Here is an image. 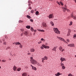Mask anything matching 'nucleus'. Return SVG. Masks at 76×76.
<instances>
[{
  "label": "nucleus",
  "mask_w": 76,
  "mask_h": 76,
  "mask_svg": "<svg viewBox=\"0 0 76 76\" xmlns=\"http://www.w3.org/2000/svg\"><path fill=\"white\" fill-rule=\"evenodd\" d=\"M53 30H54V31L55 32V33H56V34H60V31H58V28H54Z\"/></svg>",
  "instance_id": "obj_1"
},
{
  "label": "nucleus",
  "mask_w": 76,
  "mask_h": 76,
  "mask_svg": "<svg viewBox=\"0 0 76 76\" xmlns=\"http://www.w3.org/2000/svg\"><path fill=\"white\" fill-rule=\"evenodd\" d=\"M57 38H58V39H60V40L61 41H64L65 42H66V44H68V43L64 39L61 37H59L58 36H57Z\"/></svg>",
  "instance_id": "obj_2"
},
{
  "label": "nucleus",
  "mask_w": 76,
  "mask_h": 76,
  "mask_svg": "<svg viewBox=\"0 0 76 76\" xmlns=\"http://www.w3.org/2000/svg\"><path fill=\"white\" fill-rule=\"evenodd\" d=\"M44 47L45 48H49L50 47L48 46H47L44 45H42V46L41 47V49H44Z\"/></svg>",
  "instance_id": "obj_3"
},
{
  "label": "nucleus",
  "mask_w": 76,
  "mask_h": 76,
  "mask_svg": "<svg viewBox=\"0 0 76 76\" xmlns=\"http://www.w3.org/2000/svg\"><path fill=\"white\" fill-rule=\"evenodd\" d=\"M31 63L33 64H36L37 63V62L34 59L31 60Z\"/></svg>",
  "instance_id": "obj_4"
},
{
  "label": "nucleus",
  "mask_w": 76,
  "mask_h": 76,
  "mask_svg": "<svg viewBox=\"0 0 76 76\" xmlns=\"http://www.w3.org/2000/svg\"><path fill=\"white\" fill-rule=\"evenodd\" d=\"M59 49L61 52H63L64 51V49L61 46H60L59 48Z\"/></svg>",
  "instance_id": "obj_5"
},
{
  "label": "nucleus",
  "mask_w": 76,
  "mask_h": 76,
  "mask_svg": "<svg viewBox=\"0 0 76 76\" xmlns=\"http://www.w3.org/2000/svg\"><path fill=\"white\" fill-rule=\"evenodd\" d=\"M48 59V58L47 57L45 56L44 58H42V63H44V60H47Z\"/></svg>",
  "instance_id": "obj_6"
},
{
  "label": "nucleus",
  "mask_w": 76,
  "mask_h": 76,
  "mask_svg": "<svg viewBox=\"0 0 76 76\" xmlns=\"http://www.w3.org/2000/svg\"><path fill=\"white\" fill-rule=\"evenodd\" d=\"M68 47H75L74 44H68Z\"/></svg>",
  "instance_id": "obj_7"
},
{
  "label": "nucleus",
  "mask_w": 76,
  "mask_h": 76,
  "mask_svg": "<svg viewBox=\"0 0 76 76\" xmlns=\"http://www.w3.org/2000/svg\"><path fill=\"white\" fill-rule=\"evenodd\" d=\"M62 9H63V10L64 12H66V10H67V8H65V7H62Z\"/></svg>",
  "instance_id": "obj_8"
},
{
  "label": "nucleus",
  "mask_w": 76,
  "mask_h": 76,
  "mask_svg": "<svg viewBox=\"0 0 76 76\" xmlns=\"http://www.w3.org/2000/svg\"><path fill=\"white\" fill-rule=\"evenodd\" d=\"M60 60L62 61H66V59L64 58L61 57V58Z\"/></svg>",
  "instance_id": "obj_9"
},
{
  "label": "nucleus",
  "mask_w": 76,
  "mask_h": 76,
  "mask_svg": "<svg viewBox=\"0 0 76 76\" xmlns=\"http://www.w3.org/2000/svg\"><path fill=\"white\" fill-rule=\"evenodd\" d=\"M42 26L43 27H47V24L46 23H43L42 24Z\"/></svg>",
  "instance_id": "obj_10"
},
{
  "label": "nucleus",
  "mask_w": 76,
  "mask_h": 76,
  "mask_svg": "<svg viewBox=\"0 0 76 76\" xmlns=\"http://www.w3.org/2000/svg\"><path fill=\"white\" fill-rule=\"evenodd\" d=\"M28 34H29V32H28V31H24V35H28Z\"/></svg>",
  "instance_id": "obj_11"
},
{
  "label": "nucleus",
  "mask_w": 76,
  "mask_h": 76,
  "mask_svg": "<svg viewBox=\"0 0 76 76\" xmlns=\"http://www.w3.org/2000/svg\"><path fill=\"white\" fill-rule=\"evenodd\" d=\"M30 50L31 52H34L35 51V49L33 48H31L30 49Z\"/></svg>",
  "instance_id": "obj_12"
},
{
  "label": "nucleus",
  "mask_w": 76,
  "mask_h": 76,
  "mask_svg": "<svg viewBox=\"0 0 76 76\" xmlns=\"http://www.w3.org/2000/svg\"><path fill=\"white\" fill-rule=\"evenodd\" d=\"M15 44V45H20V43H19V42H15V43H13V44Z\"/></svg>",
  "instance_id": "obj_13"
},
{
  "label": "nucleus",
  "mask_w": 76,
  "mask_h": 76,
  "mask_svg": "<svg viewBox=\"0 0 76 76\" xmlns=\"http://www.w3.org/2000/svg\"><path fill=\"white\" fill-rule=\"evenodd\" d=\"M57 47H54L52 49V51H56V48Z\"/></svg>",
  "instance_id": "obj_14"
},
{
  "label": "nucleus",
  "mask_w": 76,
  "mask_h": 76,
  "mask_svg": "<svg viewBox=\"0 0 76 76\" xmlns=\"http://www.w3.org/2000/svg\"><path fill=\"white\" fill-rule=\"evenodd\" d=\"M53 15L52 14H50L49 16V18L50 19H51V18H53Z\"/></svg>",
  "instance_id": "obj_15"
},
{
  "label": "nucleus",
  "mask_w": 76,
  "mask_h": 76,
  "mask_svg": "<svg viewBox=\"0 0 76 76\" xmlns=\"http://www.w3.org/2000/svg\"><path fill=\"white\" fill-rule=\"evenodd\" d=\"M37 30L38 31H39V32H45L44 30H41V29H37Z\"/></svg>",
  "instance_id": "obj_16"
},
{
  "label": "nucleus",
  "mask_w": 76,
  "mask_h": 76,
  "mask_svg": "<svg viewBox=\"0 0 76 76\" xmlns=\"http://www.w3.org/2000/svg\"><path fill=\"white\" fill-rule=\"evenodd\" d=\"M32 69L34 70H37V68L34 66H32Z\"/></svg>",
  "instance_id": "obj_17"
},
{
  "label": "nucleus",
  "mask_w": 76,
  "mask_h": 76,
  "mask_svg": "<svg viewBox=\"0 0 76 76\" xmlns=\"http://www.w3.org/2000/svg\"><path fill=\"white\" fill-rule=\"evenodd\" d=\"M22 76H27V74L25 73H23L22 74Z\"/></svg>",
  "instance_id": "obj_18"
},
{
  "label": "nucleus",
  "mask_w": 76,
  "mask_h": 76,
  "mask_svg": "<svg viewBox=\"0 0 76 76\" xmlns=\"http://www.w3.org/2000/svg\"><path fill=\"white\" fill-rule=\"evenodd\" d=\"M13 69L14 70V71H15V70H16L17 69V67L16 66H14L13 67Z\"/></svg>",
  "instance_id": "obj_19"
},
{
  "label": "nucleus",
  "mask_w": 76,
  "mask_h": 76,
  "mask_svg": "<svg viewBox=\"0 0 76 76\" xmlns=\"http://www.w3.org/2000/svg\"><path fill=\"white\" fill-rule=\"evenodd\" d=\"M26 28L27 29H30L31 28V26H26Z\"/></svg>",
  "instance_id": "obj_20"
},
{
  "label": "nucleus",
  "mask_w": 76,
  "mask_h": 76,
  "mask_svg": "<svg viewBox=\"0 0 76 76\" xmlns=\"http://www.w3.org/2000/svg\"><path fill=\"white\" fill-rule=\"evenodd\" d=\"M55 76H59V75H60V72H58L57 74H55Z\"/></svg>",
  "instance_id": "obj_21"
},
{
  "label": "nucleus",
  "mask_w": 76,
  "mask_h": 76,
  "mask_svg": "<svg viewBox=\"0 0 76 76\" xmlns=\"http://www.w3.org/2000/svg\"><path fill=\"white\" fill-rule=\"evenodd\" d=\"M50 24H51L52 26H54V23L53 22V21H51L50 22Z\"/></svg>",
  "instance_id": "obj_22"
},
{
  "label": "nucleus",
  "mask_w": 76,
  "mask_h": 76,
  "mask_svg": "<svg viewBox=\"0 0 76 76\" xmlns=\"http://www.w3.org/2000/svg\"><path fill=\"white\" fill-rule=\"evenodd\" d=\"M27 17L28 18V19H31V16L29 15H27Z\"/></svg>",
  "instance_id": "obj_23"
},
{
  "label": "nucleus",
  "mask_w": 76,
  "mask_h": 76,
  "mask_svg": "<svg viewBox=\"0 0 76 76\" xmlns=\"http://www.w3.org/2000/svg\"><path fill=\"white\" fill-rule=\"evenodd\" d=\"M23 20H20L19 21V23H23Z\"/></svg>",
  "instance_id": "obj_24"
},
{
  "label": "nucleus",
  "mask_w": 76,
  "mask_h": 76,
  "mask_svg": "<svg viewBox=\"0 0 76 76\" xmlns=\"http://www.w3.org/2000/svg\"><path fill=\"white\" fill-rule=\"evenodd\" d=\"M35 14L36 15H38V14H39V12L38 11H36V12Z\"/></svg>",
  "instance_id": "obj_25"
},
{
  "label": "nucleus",
  "mask_w": 76,
  "mask_h": 76,
  "mask_svg": "<svg viewBox=\"0 0 76 76\" xmlns=\"http://www.w3.org/2000/svg\"><path fill=\"white\" fill-rule=\"evenodd\" d=\"M31 31H32V32H33V31H34V28H33V27H31Z\"/></svg>",
  "instance_id": "obj_26"
},
{
  "label": "nucleus",
  "mask_w": 76,
  "mask_h": 76,
  "mask_svg": "<svg viewBox=\"0 0 76 76\" xmlns=\"http://www.w3.org/2000/svg\"><path fill=\"white\" fill-rule=\"evenodd\" d=\"M25 31V29L23 28H21L20 29V31H21V32H23Z\"/></svg>",
  "instance_id": "obj_27"
},
{
  "label": "nucleus",
  "mask_w": 76,
  "mask_h": 76,
  "mask_svg": "<svg viewBox=\"0 0 76 76\" xmlns=\"http://www.w3.org/2000/svg\"><path fill=\"white\" fill-rule=\"evenodd\" d=\"M73 18L75 20H76V16L75 15V16H73Z\"/></svg>",
  "instance_id": "obj_28"
},
{
  "label": "nucleus",
  "mask_w": 76,
  "mask_h": 76,
  "mask_svg": "<svg viewBox=\"0 0 76 76\" xmlns=\"http://www.w3.org/2000/svg\"><path fill=\"white\" fill-rule=\"evenodd\" d=\"M20 70H21V68H18L17 70V71H20Z\"/></svg>",
  "instance_id": "obj_29"
},
{
  "label": "nucleus",
  "mask_w": 76,
  "mask_h": 76,
  "mask_svg": "<svg viewBox=\"0 0 76 76\" xmlns=\"http://www.w3.org/2000/svg\"><path fill=\"white\" fill-rule=\"evenodd\" d=\"M62 69L63 70L64 69H65V68H66V67H65V66H63L62 67Z\"/></svg>",
  "instance_id": "obj_30"
},
{
  "label": "nucleus",
  "mask_w": 76,
  "mask_h": 76,
  "mask_svg": "<svg viewBox=\"0 0 76 76\" xmlns=\"http://www.w3.org/2000/svg\"><path fill=\"white\" fill-rule=\"evenodd\" d=\"M68 32L69 33H70V32H71V30H70V29H68Z\"/></svg>",
  "instance_id": "obj_31"
},
{
  "label": "nucleus",
  "mask_w": 76,
  "mask_h": 76,
  "mask_svg": "<svg viewBox=\"0 0 76 76\" xmlns=\"http://www.w3.org/2000/svg\"><path fill=\"white\" fill-rule=\"evenodd\" d=\"M68 76H73V75L72 74H68Z\"/></svg>",
  "instance_id": "obj_32"
},
{
  "label": "nucleus",
  "mask_w": 76,
  "mask_h": 76,
  "mask_svg": "<svg viewBox=\"0 0 76 76\" xmlns=\"http://www.w3.org/2000/svg\"><path fill=\"white\" fill-rule=\"evenodd\" d=\"M70 33H69V32H68V34H67V36L68 37L70 35Z\"/></svg>",
  "instance_id": "obj_33"
},
{
  "label": "nucleus",
  "mask_w": 76,
  "mask_h": 76,
  "mask_svg": "<svg viewBox=\"0 0 76 76\" xmlns=\"http://www.w3.org/2000/svg\"><path fill=\"white\" fill-rule=\"evenodd\" d=\"M59 3H60L61 4V5H62V6H63V2H62L61 1H60L59 2Z\"/></svg>",
  "instance_id": "obj_34"
},
{
  "label": "nucleus",
  "mask_w": 76,
  "mask_h": 76,
  "mask_svg": "<svg viewBox=\"0 0 76 76\" xmlns=\"http://www.w3.org/2000/svg\"><path fill=\"white\" fill-rule=\"evenodd\" d=\"M72 23L73 22H72V21H71V22H70V24H69V25H70V26L72 25Z\"/></svg>",
  "instance_id": "obj_35"
},
{
  "label": "nucleus",
  "mask_w": 76,
  "mask_h": 76,
  "mask_svg": "<svg viewBox=\"0 0 76 76\" xmlns=\"http://www.w3.org/2000/svg\"><path fill=\"white\" fill-rule=\"evenodd\" d=\"M34 10H31V13H34Z\"/></svg>",
  "instance_id": "obj_36"
},
{
  "label": "nucleus",
  "mask_w": 76,
  "mask_h": 76,
  "mask_svg": "<svg viewBox=\"0 0 76 76\" xmlns=\"http://www.w3.org/2000/svg\"><path fill=\"white\" fill-rule=\"evenodd\" d=\"M19 45L20 48H22V45L20 44Z\"/></svg>",
  "instance_id": "obj_37"
},
{
  "label": "nucleus",
  "mask_w": 76,
  "mask_h": 76,
  "mask_svg": "<svg viewBox=\"0 0 76 76\" xmlns=\"http://www.w3.org/2000/svg\"><path fill=\"white\" fill-rule=\"evenodd\" d=\"M61 66H64V64L63 63H61Z\"/></svg>",
  "instance_id": "obj_38"
},
{
  "label": "nucleus",
  "mask_w": 76,
  "mask_h": 76,
  "mask_svg": "<svg viewBox=\"0 0 76 76\" xmlns=\"http://www.w3.org/2000/svg\"><path fill=\"white\" fill-rule=\"evenodd\" d=\"M30 20L31 22H33V21H34V20H33V19H30Z\"/></svg>",
  "instance_id": "obj_39"
},
{
  "label": "nucleus",
  "mask_w": 76,
  "mask_h": 76,
  "mask_svg": "<svg viewBox=\"0 0 76 76\" xmlns=\"http://www.w3.org/2000/svg\"><path fill=\"white\" fill-rule=\"evenodd\" d=\"M6 60H2V62H6Z\"/></svg>",
  "instance_id": "obj_40"
},
{
  "label": "nucleus",
  "mask_w": 76,
  "mask_h": 76,
  "mask_svg": "<svg viewBox=\"0 0 76 76\" xmlns=\"http://www.w3.org/2000/svg\"><path fill=\"white\" fill-rule=\"evenodd\" d=\"M57 3L59 6H60V4L58 2V1H57Z\"/></svg>",
  "instance_id": "obj_41"
},
{
  "label": "nucleus",
  "mask_w": 76,
  "mask_h": 76,
  "mask_svg": "<svg viewBox=\"0 0 76 76\" xmlns=\"http://www.w3.org/2000/svg\"><path fill=\"white\" fill-rule=\"evenodd\" d=\"M28 9H32V7H29L28 8Z\"/></svg>",
  "instance_id": "obj_42"
},
{
  "label": "nucleus",
  "mask_w": 76,
  "mask_h": 76,
  "mask_svg": "<svg viewBox=\"0 0 76 76\" xmlns=\"http://www.w3.org/2000/svg\"><path fill=\"white\" fill-rule=\"evenodd\" d=\"M66 41H67V42H69V41H70V40H69V39H67L66 40Z\"/></svg>",
  "instance_id": "obj_43"
},
{
  "label": "nucleus",
  "mask_w": 76,
  "mask_h": 76,
  "mask_svg": "<svg viewBox=\"0 0 76 76\" xmlns=\"http://www.w3.org/2000/svg\"><path fill=\"white\" fill-rule=\"evenodd\" d=\"M64 7L65 8H66V9H67V6H66V4L64 5Z\"/></svg>",
  "instance_id": "obj_44"
},
{
  "label": "nucleus",
  "mask_w": 76,
  "mask_h": 76,
  "mask_svg": "<svg viewBox=\"0 0 76 76\" xmlns=\"http://www.w3.org/2000/svg\"><path fill=\"white\" fill-rule=\"evenodd\" d=\"M71 18H73V14H72L71 15Z\"/></svg>",
  "instance_id": "obj_45"
},
{
  "label": "nucleus",
  "mask_w": 76,
  "mask_h": 76,
  "mask_svg": "<svg viewBox=\"0 0 76 76\" xmlns=\"http://www.w3.org/2000/svg\"><path fill=\"white\" fill-rule=\"evenodd\" d=\"M4 45H6V42H4Z\"/></svg>",
  "instance_id": "obj_46"
},
{
  "label": "nucleus",
  "mask_w": 76,
  "mask_h": 76,
  "mask_svg": "<svg viewBox=\"0 0 76 76\" xmlns=\"http://www.w3.org/2000/svg\"><path fill=\"white\" fill-rule=\"evenodd\" d=\"M37 66H42V65H41V64H39L38 63V64H37Z\"/></svg>",
  "instance_id": "obj_47"
},
{
  "label": "nucleus",
  "mask_w": 76,
  "mask_h": 76,
  "mask_svg": "<svg viewBox=\"0 0 76 76\" xmlns=\"http://www.w3.org/2000/svg\"><path fill=\"white\" fill-rule=\"evenodd\" d=\"M74 38H75V37H76V34H74Z\"/></svg>",
  "instance_id": "obj_48"
},
{
  "label": "nucleus",
  "mask_w": 76,
  "mask_h": 76,
  "mask_svg": "<svg viewBox=\"0 0 76 76\" xmlns=\"http://www.w3.org/2000/svg\"><path fill=\"white\" fill-rule=\"evenodd\" d=\"M66 10L67 11V12H69L70 11L68 9H66Z\"/></svg>",
  "instance_id": "obj_49"
},
{
  "label": "nucleus",
  "mask_w": 76,
  "mask_h": 76,
  "mask_svg": "<svg viewBox=\"0 0 76 76\" xmlns=\"http://www.w3.org/2000/svg\"><path fill=\"white\" fill-rule=\"evenodd\" d=\"M30 58H31V60H33V57H31Z\"/></svg>",
  "instance_id": "obj_50"
},
{
  "label": "nucleus",
  "mask_w": 76,
  "mask_h": 76,
  "mask_svg": "<svg viewBox=\"0 0 76 76\" xmlns=\"http://www.w3.org/2000/svg\"><path fill=\"white\" fill-rule=\"evenodd\" d=\"M41 41H43L44 40V39L42 38L41 39Z\"/></svg>",
  "instance_id": "obj_51"
},
{
  "label": "nucleus",
  "mask_w": 76,
  "mask_h": 76,
  "mask_svg": "<svg viewBox=\"0 0 76 76\" xmlns=\"http://www.w3.org/2000/svg\"><path fill=\"white\" fill-rule=\"evenodd\" d=\"M8 48V49H10V48L9 47H8L7 48Z\"/></svg>",
  "instance_id": "obj_52"
},
{
  "label": "nucleus",
  "mask_w": 76,
  "mask_h": 76,
  "mask_svg": "<svg viewBox=\"0 0 76 76\" xmlns=\"http://www.w3.org/2000/svg\"><path fill=\"white\" fill-rule=\"evenodd\" d=\"M23 35V33H21V36H22Z\"/></svg>",
  "instance_id": "obj_53"
},
{
  "label": "nucleus",
  "mask_w": 76,
  "mask_h": 76,
  "mask_svg": "<svg viewBox=\"0 0 76 76\" xmlns=\"http://www.w3.org/2000/svg\"><path fill=\"white\" fill-rule=\"evenodd\" d=\"M27 54H28V55H30V54H30V53H27Z\"/></svg>",
  "instance_id": "obj_54"
},
{
  "label": "nucleus",
  "mask_w": 76,
  "mask_h": 76,
  "mask_svg": "<svg viewBox=\"0 0 76 76\" xmlns=\"http://www.w3.org/2000/svg\"><path fill=\"white\" fill-rule=\"evenodd\" d=\"M34 32H37V30H35L34 31Z\"/></svg>",
  "instance_id": "obj_55"
},
{
  "label": "nucleus",
  "mask_w": 76,
  "mask_h": 76,
  "mask_svg": "<svg viewBox=\"0 0 76 76\" xmlns=\"http://www.w3.org/2000/svg\"><path fill=\"white\" fill-rule=\"evenodd\" d=\"M43 41L45 42V39H43Z\"/></svg>",
  "instance_id": "obj_56"
},
{
  "label": "nucleus",
  "mask_w": 76,
  "mask_h": 76,
  "mask_svg": "<svg viewBox=\"0 0 76 76\" xmlns=\"http://www.w3.org/2000/svg\"><path fill=\"white\" fill-rule=\"evenodd\" d=\"M6 50H8V48H6Z\"/></svg>",
  "instance_id": "obj_57"
},
{
  "label": "nucleus",
  "mask_w": 76,
  "mask_h": 76,
  "mask_svg": "<svg viewBox=\"0 0 76 76\" xmlns=\"http://www.w3.org/2000/svg\"><path fill=\"white\" fill-rule=\"evenodd\" d=\"M35 33H34V35H35Z\"/></svg>",
  "instance_id": "obj_58"
},
{
  "label": "nucleus",
  "mask_w": 76,
  "mask_h": 76,
  "mask_svg": "<svg viewBox=\"0 0 76 76\" xmlns=\"http://www.w3.org/2000/svg\"><path fill=\"white\" fill-rule=\"evenodd\" d=\"M31 66L32 67V66H32V65H31Z\"/></svg>",
  "instance_id": "obj_59"
},
{
  "label": "nucleus",
  "mask_w": 76,
  "mask_h": 76,
  "mask_svg": "<svg viewBox=\"0 0 76 76\" xmlns=\"http://www.w3.org/2000/svg\"><path fill=\"white\" fill-rule=\"evenodd\" d=\"M75 2L76 3V0H75Z\"/></svg>",
  "instance_id": "obj_60"
},
{
  "label": "nucleus",
  "mask_w": 76,
  "mask_h": 76,
  "mask_svg": "<svg viewBox=\"0 0 76 76\" xmlns=\"http://www.w3.org/2000/svg\"><path fill=\"white\" fill-rule=\"evenodd\" d=\"M42 42L41 41L40 42V43H41Z\"/></svg>",
  "instance_id": "obj_61"
},
{
  "label": "nucleus",
  "mask_w": 76,
  "mask_h": 76,
  "mask_svg": "<svg viewBox=\"0 0 76 76\" xmlns=\"http://www.w3.org/2000/svg\"><path fill=\"white\" fill-rule=\"evenodd\" d=\"M1 66H0V69H1Z\"/></svg>",
  "instance_id": "obj_62"
},
{
  "label": "nucleus",
  "mask_w": 76,
  "mask_h": 76,
  "mask_svg": "<svg viewBox=\"0 0 76 76\" xmlns=\"http://www.w3.org/2000/svg\"><path fill=\"white\" fill-rule=\"evenodd\" d=\"M75 57H76V55L75 56Z\"/></svg>",
  "instance_id": "obj_63"
},
{
  "label": "nucleus",
  "mask_w": 76,
  "mask_h": 76,
  "mask_svg": "<svg viewBox=\"0 0 76 76\" xmlns=\"http://www.w3.org/2000/svg\"><path fill=\"white\" fill-rule=\"evenodd\" d=\"M74 32H76V30H75Z\"/></svg>",
  "instance_id": "obj_64"
}]
</instances>
